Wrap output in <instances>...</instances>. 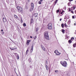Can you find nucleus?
<instances>
[{"mask_svg": "<svg viewBox=\"0 0 76 76\" xmlns=\"http://www.w3.org/2000/svg\"><path fill=\"white\" fill-rule=\"evenodd\" d=\"M48 31H46L44 33V37L47 40H49V36H48Z\"/></svg>", "mask_w": 76, "mask_h": 76, "instance_id": "f257e3e1", "label": "nucleus"}, {"mask_svg": "<svg viewBox=\"0 0 76 76\" xmlns=\"http://www.w3.org/2000/svg\"><path fill=\"white\" fill-rule=\"evenodd\" d=\"M17 9L18 12L19 13H21L22 12H23V10L21 7L17 6Z\"/></svg>", "mask_w": 76, "mask_h": 76, "instance_id": "f03ea898", "label": "nucleus"}, {"mask_svg": "<svg viewBox=\"0 0 76 76\" xmlns=\"http://www.w3.org/2000/svg\"><path fill=\"white\" fill-rule=\"evenodd\" d=\"M61 64L64 67H66L67 66V64L66 61H64L63 62L61 61Z\"/></svg>", "mask_w": 76, "mask_h": 76, "instance_id": "7ed1b4c3", "label": "nucleus"}, {"mask_svg": "<svg viewBox=\"0 0 76 76\" xmlns=\"http://www.w3.org/2000/svg\"><path fill=\"white\" fill-rule=\"evenodd\" d=\"M31 7L30 10V11L31 12L34 10V3H31Z\"/></svg>", "mask_w": 76, "mask_h": 76, "instance_id": "20e7f679", "label": "nucleus"}, {"mask_svg": "<svg viewBox=\"0 0 76 76\" xmlns=\"http://www.w3.org/2000/svg\"><path fill=\"white\" fill-rule=\"evenodd\" d=\"M48 29H52V24L51 23L48 24Z\"/></svg>", "mask_w": 76, "mask_h": 76, "instance_id": "39448f33", "label": "nucleus"}, {"mask_svg": "<svg viewBox=\"0 0 76 76\" xmlns=\"http://www.w3.org/2000/svg\"><path fill=\"white\" fill-rule=\"evenodd\" d=\"M55 53L56 54V55H57V56H58L59 54H60V53L58 52V50H56L54 51Z\"/></svg>", "mask_w": 76, "mask_h": 76, "instance_id": "423d86ee", "label": "nucleus"}, {"mask_svg": "<svg viewBox=\"0 0 76 76\" xmlns=\"http://www.w3.org/2000/svg\"><path fill=\"white\" fill-rule=\"evenodd\" d=\"M30 41H31V40H27V45H28L29 44V42H30Z\"/></svg>", "mask_w": 76, "mask_h": 76, "instance_id": "0eeeda50", "label": "nucleus"}, {"mask_svg": "<svg viewBox=\"0 0 76 76\" xmlns=\"http://www.w3.org/2000/svg\"><path fill=\"white\" fill-rule=\"evenodd\" d=\"M34 22V20L32 19H31L30 20V24H31V23H32Z\"/></svg>", "mask_w": 76, "mask_h": 76, "instance_id": "6e6552de", "label": "nucleus"}, {"mask_svg": "<svg viewBox=\"0 0 76 76\" xmlns=\"http://www.w3.org/2000/svg\"><path fill=\"white\" fill-rule=\"evenodd\" d=\"M41 47L43 50V51H45V48H44V47L42 45H41Z\"/></svg>", "mask_w": 76, "mask_h": 76, "instance_id": "1a4fd4ad", "label": "nucleus"}, {"mask_svg": "<svg viewBox=\"0 0 76 76\" xmlns=\"http://www.w3.org/2000/svg\"><path fill=\"white\" fill-rule=\"evenodd\" d=\"M3 21L4 22H6V18H3Z\"/></svg>", "mask_w": 76, "mask_h": 76, "instance_id": "9d476101", "label": "nucleus"}, {"mask_svg": "<svg viewBox=\"0 0 76 76\" xmlns=\"http://www.w3.org/2000/svg\"><path fill=\"white\" fill-rule=\"evenodd\" d=\"M14 17H15V18L17 19H18V20H19V18H18V16H16V15H14Z\"/></svg>", "mask_w": 76, "mask_h": 76, "instance_id": "9b49d317", "label": "nucleus"}, {"mask_svg": "<svg viewBox=\"0 0 76 76\" xmlns=\"http://www.w3.org/2000/svg\"><path fill=\"white\" fill-rule=\"evenodd\" d=\"M61 26L62 28H64V24L62 23L61 25Z\"/></svg>", "mask_w": 76, "mask_h": 76, "instance_id": "f8f14e48", "label": "nucleus"}, {"mask_svg": "<svg viewBox=\"0 0 76 76\" xmlns=\"http://www.w3.org/2000/svg\"><path fill=\"white\" fill-rule=\"evenodd\" d=\"M64 31H65V30L63 29H62L61 30V32H62L63 34H64Z\"/></svg>", "mask_w": 76, "mask_h": 76, "instance_id": "ddd939ff", "label": "nucleus"}, {"mask_svg": "<svg viewBox=\"0 0 76 76\" xmlns=\"http://www.w3.org/2000/svg\"><path fill=\"white\" fill-rule=\"evenodd\" d=\"M33 47H34V45H33V44L32 45V46H31V50H33Z\"/></svg>", "mask_w": 76, "mask_h": 76, "instance_id": "4468645a", "label": "nucleus"}, {"mask_svg": "<svg viewBox=\"0 0 76 76\" xmlns=\"http://www.w3.org/2000/svg\"><path fill=\"white\" fill-rule=\"evenodd\" d=\"M15 56L16 57H17V56H19V55L17 53H15Z\"/></svg>", "mask_w": 76, "mask_h": 76, "instance_id": "2eb2a0df", "label": "nucleus"}, {"mask_svg": "<svg viewBox=\"0 0 76 76\" xmlns=\"http://www.w3.org/2000/svg\"><path fill=\"white\" fill-rule=\"evenodd\" d=\"M28 52H29V50H28V49H27L26 52V55L28 54Z\"/></svg>", "mask_w": 76, "mask_h": 76, "instance_id": "dca6fc26", "label": "nucleus"}, {"mask_svg": "<svg viewBox=\"0 0 76 76\" xmlns=\"http://www.w3.org/2000/svg\"><path fill=\"white\" fill-rule=\"evenodd\" d=\"M28 61H29V63H31V61H32V60L31 59V58H30L29 59Z\"/></svg>", "mask_w": 76, "mask_h": 76, "instance_id": "f3484780", "label": "nucleus"}, {"mask_svg": "<svg viewBox=\"0 0 76 76\" xmlns=\"http://www.w3.org/2000/svg\"><path fill=\"white\" fill-rule=\"evenodd\" d=\"M76 43H74V44L73 45V47H74V48H75V47H76Z\"/></svg>", "mask_w": 76, "mask_h": 76, "instance_id": "a211bd4d", "label": "nucleus"}, {"mask_svg": "<svg viewBox=\"0 0 76 76\" xmlns=\"http://www.w3.org/2000/svg\"><path fill=\"white\" fill-rule=\"evenodd\" d=\"M45 67L46 70H48V66L47 65H46Z\"/></svg>", "mask_w": 76, "mask_h": 76, "instance_id": "6ab92c4d", "label": "nucleus"}, {"mask_svg": "<svg viewBox=\"0 0 76 76\" xmlns=\"http://www.w3.org/2000/svg\"><path fill=\"white\" fill-rule=\"evenodd\" d=\"M48 64V62L47 60L46 61V62H45V65H47Z\"/></svg>", "mask_w": 76, "mask_h": 76, "instance_id": "aec40b11", "label": "nucleus"}, {"mask_svg": "<svg viewBox=\"0 0 76 76\" xmlns=\"http://www.w3.org/2000/svg\"><path fill=\"white\" fill-rule=\"evenodd\" d=\"M70 22H71L70 20H69L68 21V24H70Z\"/></svg>", "mask_w": 76, "mask_h": 76, "instance_id": "412c9836", "label": "nucleus"}, {"mask_svg": "<svg viewBox=\"0 0 76 76\" xmlns=\"http://www.w3.org/2000/svg\"><path fill=\"white\" fill-rule=\"evenodd\" d=\"M59 15L61 16H63V15L60 13V12H59Z\"/></svg>", "mask_w": 76, "mask_h": 76, "instance_id": "4be33fe9", "label": "nucleus"}, {"mask_svg": "<svg viewBox=\"0 0 76 76\" xmlns=\"http://www.w3.org/2000/svg\"><path fill=\"white\" fill-rule=\"evenodd\" d=\"M68 42H69V43H72V41L70 40H69L68 41Z\"/></svg>", "mask_w": 76, "mask_h": 76, "instance_id": "5701e85b", "label": "nucleus"}, {"mask_svg": "<svg viewBox=\"0 0 76 76\" xmlns=\"http://www.w3.org/2000/svg\"><path fill=\"white\" fill-rule=\"evenodd\" d=\"M64 12V11H62V12H60V13L62 15H63V14H64V13H63V12Z\"/></svg>", "mask_w": 76, "mask_h": 76, "instance_id": "b1692460", "label": "nucleus"}, {"mask_svg": "<svg viewBox=\"0 0 76 76\" xmlns=\"http://www.w3.org/2000/svg\"><path fill=\"white\" fill-rule=\"evenodd\" d=\"M38 28H37L36 29V32H37V31H38Z\"/></svg>", "mask_w": 76, "mask_h": 76, "instance_id": "393cba45", "label": "nucleus"}, {"mask_svg": "<svg viewBox=\"0 0 76 76\" xmlns=\"http://www.w3.org/2000/svg\"><path fill=\"white\" fill-rule=\"evenodd\" d=\"M37 15H38V14H37V13L35 14L34 16H35V17H37Z\"/></svg>", "mask_w": 76, "mask_h": 76, "instance_id": "a878e982", "label": "nucleus"}, {"mask_svg": "<svg viewBox=\"0 0 76 76\" xmlns=\"http://www.w3.org/2000/svg\"><path fill=\"white\" fill-rule=\"evenodd\" d=\"M21 23H22L23 22V20H22V18H21V20H20Z\"/></svg>", "mask_w": 76, "mask_h": 76, "instance_id": "bb28decb", "label": "nucleus"}, {"mask_svg": "<svg viewBox=\"0 0 76 76\" xmlns=\"http://www.w3.org/2000/svg\"><path fill=\"white\" fill-rule=\"evenodd\" d=\"M17 57L18 60V59H19V55L18 56H17Z\"/></svg>", "mask_w": 76, "mask_h": 76, "instance_id": "cd10ccee", "label": "nucleus"}, {"mask_svg": "<svg viewBox=\"0 0 76 76\" xmlns=\"http://www.w3.org/2000/svg\"><path fill=\"white\" fill-rule=\"evenodd\" d=\"M23 26H26V24H25V23H24L23 24Z\"/></svg>", "mask_w": 76, "mask_h": 76, "instance_id": "c85d7f7f", "label": "nucleus"}, {"mask_svg": "<svg viewBox=\"0 0 76 76\" xmlns=\"http://www.w3.org/2000/svg\"><path fill=\"white\" fill-rule=\"evenodd\" d=\"M39 4H41V2L40 1L39 2Z\"/></svg>", "mask_w": 76, "mask_h": 76, "instance_id": "c756f323", "label": "nucleus"}, {"mask_svg": "<svg viewBox=\"0 0 76 76\" xmlns=\"http://www.w3.org/2000/svg\"><path fill=\"white\" fill-rule=\"evenodd\" d=\"M58 12H59V10H58L56 11V13H58Z\"/></svg>", "mask_w": 76, "mask_h": 76, "instance_id": "7c9ffc66", "label": "nucleus"}, {"mask_svg": "<svg viewBox=\"0 0 76 76\" xmlns=\"http://www.w3.org/2000/svg\"><path fill=\"white\" fill-rule=\"evenodd\" d=\"M74 37H72L71 39V40H74Z\"/></svg>", "mask_w": 76, "mask_h": 76, "instance_id": "2f4dec72", "label": "nucleus"}, {"mask_svg": "<svg viewBox=\"0 0 76 76\" xmlns=\"http://www.w3.org/2000/svg\"><path fill=\"white\" fill-rule=\"evenodd\" d=\"M64 26H65V27H67V25H66V23H65L64 24Z\"/></svg>", "mask_w": 76, "mask_h": 76, "instance_id": "473e14b6", "label": "nucleus"}, {"mask_svg": "<svg viewBox=\"0 0 76 76\" xmlns=\"http://www.w3.org/2000/svg\"><path fill=\"white\" fill-rule=\"evenodd\" d=\"M55 72L56 73H57V72H58V70H55Z\"/></svg>", "mask_w": 76, "mask_h": 76, "instance_id": "72a5a7b5", "label": "nucleus"}, {"mask_svg": "<svg viewBox=\"0 0 76 76\" xmlns=\"http://www.w3.org/2000/svg\"><path fill=\"white\" fill-rule=\"evenodd\" d=\"M37 38V36H35L34 37V39H36Z\"/></svg>", "mask_w": 76, "mask_h": 76, "instance_id": "f704fd0d", "label": "nucleus"}, {"mask_svg": "<svg viewBox=\"0 0 76 76\" xmlns=\"http://www.w3.org/2000/svg\"><path fill=\"white\" fill-rule=\"evenodd\" d=\"M26 9H28V7H27V6L26 7Z\"/></svg>", "mask_w": 76, "mask_h": 76, "instance_id": "c9c22d12", "label": "nucleus"}, {"mask_svg": "<svg viewBox=\"0 0 76 76\" xmlns=\"http://www.w3.org/2000/svg\"><path fill=\"white\" fill-rule=\"evenodd\" d=\"M4 34V32H2V35H3V34Z\"/></svg>", "mask_w": 76, "mask_h": 76, "instance_id": "e433bc0d", "label": "nucleus"}, {"mask_svg": "<svg viewBox=\"0 0 76 76\" xmlns=\"http://www.w3.org/2000/svg\"><path fill=\"white\" fill-rule=\"evenodd\" d=\"M71 13H73V14L74 12H73V11H72L71 12Z\"/></svg>", "mask_w": 76, "mask_h": 76, "instance_id": "4c0bfd02", "label": "nucleus"}, {"mask_svg": "<svg viewBox=\"0 0 76 76\" xmlns=\"http://www.w3.org/2000/svg\"><path fill=\"white\" fill-rule=\"evenodd\" d=\"M33 50H30V53H32V51Z\"/></svg>", "mask_w": 76, "mask_h": 76, "instance_id": "58836bf2", "label": "nucleus"}, {"mask_svg": "<svg viewBox=\"0 0 76 76\" xmlns=\"http://www.w3.org/2000/svg\"><path fill=\"white\" fill-rule=\"evenodd\" d=\"M72 19H75V17L74 16H72Z\"/></svg>", "mask_w": 76, "mask_h": 76, "instance_id": "ea45409f", "label": "nucleus"}, {"mask_svg": "<svg viewBox=\"0 0 76 76\" xmlns=\"http://www.w3.org/2000/svg\"><path fill=\"white\" fill-rule=\"evenodd\" d=\"M72 63L73 65H74V64H74V62H73Z\"/></svg>", "mask_w": 76, "mask_h": 76, "instance_id": "a19ab883", "label": "nucleus"}, {"mask_svg": "<svg viewBox=\"0 0 76 76\" xmlns=\"http://www.w3.org/2000/svg\"><path fill=\"white\" fill-rule=\"evenodd\" d=\"M62 20V19L61 18H60V21H61V20Z\"/></svg>", "mask_w": 76, "mask_h": 76, "instance_id": "79ce46f5", "label": "nucleus"}, {"mask_svg": "<svg viewBox=\"0 0 76 76\" xmlns=\"http://www.w3.org/2000/svg\"><path fill=\"white\" fill-rule=\"evenodd\" d=\"M30 37L31 38H32V36H30Z\"/></svg>", "mask_w": 76, "mask_h": 76, "instance_id": "37998d69", "label": "nucleus"}, {"mask_svg": "<svg viewBox=\"0 0 76 76\" xmlns=\"http://www.w3.org/2000/svg\"><path fill=\"white\" fill-rule=\"evenodd\" d=\"M1 32H3V30L2 29V30H1Z\"/></svg>", "mask_w": 76, "mask_h": 76, "instance_id": "c03bdc74", "label": "nucleus"}, {"mask_svg": "<svg viewBox=\"0 0 76 76\" xmlns=\"http://www.w3.org/2000/svg\"><path fill=\"white\" fill-rule=\"evenodd\" d=\"M75 9V7H74V9Z\"/></svg>", "mask_w": 76, "mask_h": 76, "instance_id": "a18cd8bd", "label": "nucleus"}, {"mask_svg": "<svg viewBox=\"0 0 76 76\" xmlns=\"http://www.w3.org/2000/svg\"><path fill=\"white\" fill-rule=\"evenodd\" d=\"M11 50H15V49H14V48H13V49L11 48Z\"/></svg>", "mask_w": 76, "mask_h": 76, "instance_id": "49530a36", "label": "nucleus"}, {"mask_svg": "<svg viewBox=\"0 0 76 76\" xmlns=\"http://www.w3.org/2000/svg\"><path fill=\"white\" fill-rule=\"evenodd\" d=\"M40 1L41 2L42 1V0H40Z\"/></svg>", "mask_w": 76, "mask_h": 76, "instance_id": "de8ad7c7", "label": "nucleus"}, {"mask_svg": "<svg viewBox=\"0 0 76 76\" xmlns=\"http://www.w3.org/2000/svg\"><path fill=\"white\" fill-rule=\"evenodd\" d=\"M55 3H57V0L55 2Z\"/></svg>", "mask_w": 76, "mask_h": 76, "instance_id": "09e8293b", "label": "nucleus"}, {"mask_svg": "<svg viewBox=\"0 0 76 76\" xmlns=\"http://www.w3.org/2000/svg\"><path fill=\"white\" fill-rule=\"evenodd\" d=\"M74 25H76V24L75 23Z\"/></svg>", "mask_w": 76, "mask_h": 76, "instance_id": "8fccbe9b", "label": "nucleus"}, {"mask_svg": "<svg viewBox=\"0 0 76 76\" xmlns=\"http://www.w3.org/2000/svg\"><path fill=\"white\" fill-rule=\"evenodd\" d=\"M75 34H76V32L75 33Z\"/></svg>", "mask_w": 76, "mask_h": 76, "instance_id": "3c124183", "label": "nucleus"}, {"mask_svg": "<svg viewBox=\"0 0 76 76\" xmlns=\"http://www.w3.org/2000/svg\"><path fill=\"white\" fill-rule=\"evenodd\" d=\"M64 19H66V17H65Z\"/></svg>", "mask_w": 76, "mask_h": 76, "instance_id": "603ef678", "label": "nucleus"}, {"mask_svg": "<svg viewBox=\"0 0 76 76\" xmlns=\"http://www.w3.org/2000/svg\"><path fill=\"white\" fill-rule=\"evenodd\" d=\"M57 17H58H58H59V16L58 15V16H57Z\"/></svg>", "mask_w": 76, "mask_h": 76, "instance_id": "864d4df0", "label": "nucleus"}, {"mask_svg": "<svg viewBox=\"0 0 76 76\" xmlns=\"http://www.w3.org/2000/svg\"><path fill=\"white\" fill-rule=\"evenodd\" d=\"M15 72L16 73V74L17 75V73L16 72V71H15Z\"/></svg>", "mask_w": 76, "mask_h": 76, "instance_id": "5fc2aeb1", "label": "nucleus"}, {"mask_svg": "<svg viewBox=\"0 0 76 76\" xmlns=\"http://www.w3.org/2000/svg\"><path fill=\"white\" fill-rule=\"evenodd\" d=\"M75 3H76V0L75 1Z\"/></svg>", "mask_w": 76, "mask_h": 76, "instance_id": "6e6d98bb", "label": "nucleus"}, {"mask_svg": "<svg viewBox=\"0 0 76 76\" xmlns=\"http://www.w3.org/2000/svg\"><path fill=\"white\" fill-rule=\"evenodd\" d=\"M30 67L31 68V66H30Z\"/></svg>", "mask_w": 76, "mask_h": 76, "instance_id": "4d7b16f0", "label": "nucleus"}, {"mask_svg": "<svg viewBox=\"0 0 76 76\" xmlns=\"http://www.w3.org/2000/svg\"><path fill=\"white\" fill-rule=\"evenodd\" d=\"M71 1V0H70V1Z\"/></svg>", "mask_w": 76, "mask_h": 76, "instance_id": "13d9d810", "label": "nucleus"}, {"mask_svg": "<svg viewBox=\"0 0 76 76\" xmlns=\"http://www.w3.org/2000/svg\"><path fill=\"white\" fill-rule=\"evenodd\" d=\"M69 11H70V10H69Z\"/></svg>", "mask_w": 76, "mask_h": 76, "instance_id": "bf43d9fd", "label": "nucleus"}]
</instances>
